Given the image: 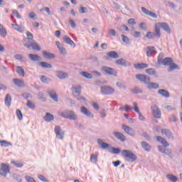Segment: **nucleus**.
<instances>
[{
  "mask_svg": "<svg viewBox=\"0 0 182 182\" xmlns=\"http://www.w3.org/2000/svg\"><path fill=\"white\" fill-rule=\"evenodd\" d=\"M11 168L6 164H1L0 175L3 177H6L8 173H10Z\"/></svg>",
  "mask_w": 182,
  "mask_h": 182,
  "instance_id": "423d86ee",
  "label": "nucleus"
},
{
  "mask_svg": "<svg viewBox=\"0 0 182 182\" xmlns=\"http://www.w3.org/2000/svg\"><path fill=\"white\" fill-rule=\"evenodd\" d=\"M154 38H156L157 39H160L161 37V33H160V27H159L157 25L154 27Z\"/></svg>",
  "mask_w": 182,
  "mask_h": 182,
  "instance_id": "393cba45",
  "label": "nucleus"
},
{
  "mask_svg": "<svg viewBox=\"0 0 182 182\" xmlns=\"http://www.w3.org/2000/svg\"><path fill=\"white\" fill-rule=\"evenodd\" d=\"M101 93L107 96H110V95H113L114 93V88L110 86L103 85L101 87Z\"/></svg>",
  "mask_w": 182,
  "mask_h": 182,
  "instance_id": "20e7f679",
  "label": "nucleus"
},
{
  "mask_svg": "<svg viewBox=\"0 0 182 182\" xmlns=\"http://www.w3.org/2000/svg\"><path fill=\"white\" fill-rule=\"evenodd\" d=\"M40 80H41L42 83H49V82H50V79L44 75H42Z\"/></svg>",
  "mask_w": 182,
  "mask_h": 182,
  "instance_id": "09e8293b",
  "label": "nucleus"
},
{
  "mask_svg": "<svg viewBox=\"0 0 182 182\" xmlns=\"http://www.w3.org/2000/svg\"><path fill=\"white\" fill-rule=\"evenodd\" d=\"M116 65H120V66H131L130 62L127 61L126 59L124 58H119L115 61Z\"/></svg>",
  "mask_w": 182,
  "mask_h": 182,
  "instance_id": "f8f14e48",
  "label": "nucleus"
},
{
  "mask_svg": "<svg viewBox=\"0 0 182 182\" xmlns=\"http://www.w3.org/2000/svg\"><path fill=\"white\" fill-rule=\"evenodd\" d=\"M25 178L27 182H36V181H35V179L31 176H25Z\"/></svg>",
  "mask_w": 182,
  "mask_h": 182,
  "instance_id": "e2e57ef3",
  "label": "nucleus"
},
{
  "mask_svg": "<svg viewBox=\"0 0 182 182\" xmlns=\"http://www.w3.org/2000/svg\"><path fill=\"white\" fill-rule=\"evenodd\" d=\"M16 114L18 120H22V119H23V115L22 114V112H21V109H16Z\"/></svg>",
  "mask_w": 182,
  "mask_h": 182,
  "instance_id": "8fccbe9b",
  "label": "nucleus"
},
{
  "mask_svg": "<svg viewBox=\"0 0 182 182\" xmlns=\"http://www.w3.org/2000/svg\"><path fill=\"white\" fill-rule=\"evenodd\" d=\"M55 133L57 139L63 140V138L65 137V132H63L60 126L55 127Z\"/></svg>",
  "mask_w": 182,
  "mask_h": 182,
  "instance_id": "0eeeda50",
  "label": "nucleus"
},
{
  "mask_svg": "<svg viewBox=\"0 0 182 182\" xmlns=\"http://www.w3.org/2000/svg\"><path fill=\"white\" fill-rule=\"evenodd\" d=\"M107 55L110 59H119V53L116 51H109L107 53Z\"/></svg>",
  "mask_w": 182,
  "mask_h": 182,
  "instance_id": "a878e982",
  "label": "nucleus"
},
{
  "mask_svg": "<svg viewBox=\"0 0 182 182\" xmlns=\"http://www.w3.org/2000/svg\"><path fill=\"white\" fill-rule=\"evenodd\" d=\"M38 99L42 102H46V97H45V94L40 92L38 95Z\"/></svg>",
  "mask_w": 182,
  "mask_h": 182,
  "instance_id": "603ef678",
  "label": "nucleus"
},
{
  "mask_svg": "<svg viewBox=\"0 0 182 182\" xmlns=\"http://www.w3.org/2000/svg\"><path fill=\"white\" fill-rule=\"evenodd\" d=\"M109 153H112V154H119L120 153L121 150L119 148L112 147L111 150H109Z\"/></svg>",
  "mask_w": 182,
  "mask_h": 182,
  "instance_id": "a18cd8bd",
  "label": "nucleus"
},
{
  "mask_svg": "<svg viewBox=\"0 0 182 182\" xmlns=\"http://www.w3.org/2000/svg\"><path fill=\"white\" fill-rule=\"evenodd\" d=\"M122 154L126 159V161H129V163H134L137 160V155L133 154L130 150H122Z\"/></svg>",
  "mask_w": 182,
  "mask_h": 182,
  "instance_id": "f257e3e1",
  "label": "nucleus"
},
{
  "mask_svg": "<svg viewBox=\"0 0 182 182\" xmlns=\"http://www.w3.org/2000/svg\"><path fill=\"white\" fill-rule=\"evenodd\" d=\"M43 56L44 59H55V54L48 51H43Z\"/></svg>",
  "mask_w": 182,
  "mask_h": 182,
  "instance_id": "bb28decb",
  "label": "nucleus"
},
{
  "mask_svg": "<svg viewBox=\"0 0 182 182\" xmlns=\"http://www.w3.org/2000/svg\"><path fill=\"white\" fill-rule=\"evenodd\" d=\"M158 93L159 95H161V96H163V97H166V99H168V97H170V92L164 89L159 90Z\"/></svg>",
  "mask_w": 182,
  "mask_h": 182,
  "instance_id": "b1692460",
  "label": "nucleus"
},
{
  "mask_svg": "<svg viewBox=\"0 0 182 182\" xmlns=\"http://www.w3.org/2000/svg\"><path fill=\"white\" fill-rule=\"evenodd\" d=\"M161 133L162 134H165L168 139H173V133L170 130L167 129H161Z\"/></svg>",
  "mask_w": 182,
  "mask_h": 182,
  "instance_id": "7c9ffc66",
  "label": "nucleus"
},
{
  "mask_svg": "<svg viewBox=\"0 0 182 182\" xmlns=\"http://www.w3.org/2000/svg\"><path fill=\"white\" fill-rule=\"evenodd\" d=\"M160 87V85L156 82H149L147 85V89L149 90H151V89H159Z\"/></svg>",
  "mask_w": 182,
  "mask_h": 182,
  "instance_id": "f704fd0d",
  "label": "nucleus"
},
{
  "mask_svg": "<svg viewBox=\"0 0 182 182\" xmlns=\"http://www.w3.org/2000/svg\"><path fill=\"white\" fill-rule=\"evenodd\" d=\"M164 4H165L166 6H169L170 8H172V9H175V8H176V4H174V3H173V2H171V1L165 0V1H164Z\"/></svg>",
  "mask_w": 182,
  "mask_h": 182,
  "instance_id": "79ce46f5",
  "label": "nucleus"
},
{
  "mask_svg": "<svg viewBox=\"0 0 182 182\" xmlns=\"http://www.w3.org/2000/svg\"><path fill=\"white\" fill-rule=\"evenodd\" d=\"M55 75L58 79H60V80H63V79H66L69 76V75L67 73H63V71H56Z\"/></svg>",
  "mask_w": 182,
  "mask_h": 182,
  "instance_id": "dca6fc26",
  "label": "nucleus"
},
{
  "mask_svg": "<svg viewBox=\"0 0 182 182\" xmlns=\"http://www.w3.org/2000/svg\"><path fill=\"white\" fill-rule=\"evenodd\" d=\"M14 58L16 59V60L22 62L23 56L21 54H16V55H14Z\"/></svg>",
  "mask_w": 182,
  "mask_h": 182,
  "instance_id": "13d9d810",
  "label": "nucleus"
},
{
  "mask_svg": "<svg viewBox=\"0 0 182 182\" xmlns=\"http://www.w3.org/2000/svg\"><path fill=\"white\" fill-rule=\"evenodd\" d=\"M177 68H178V65H177V64H176V63H172V64H171L169 65V67L168 68L167 71L173 72V70L177 69Z\"/></svg>",
  "mask_w": 182,
  "mask_h": 182,
  "instance_id": "37998d69",
  "label": "nucleus"
},
{
  "mask_svg": "<svg viewBox=\"0 0 182 182\" xmlns=\"http://www.w3.org/2000/svg\"><path fill=\"white\" fill-rule=\"evenodd\" d=\"M0 144L1 147H8L9 146H12V144L4 140L0 141Z\"/></svg>",
  "mask_w": 182,
  "mask_h": 182,
  "instance_id": "3c124183",
  "label": "nucleus"
},
{
  "mask_svg": "<svg viewBox=\"0 0 182 182\" xmlns=\"http://www.w3.org/2000/svg\"><path fill=\"white\" fill-rule=\"evenodd\" d=\"M146 73L148 75H151L154 76L155 77H157V72H156V70L154 68H149L145 70Z\"/></svg>",
  "mask_w": 182,
  "mask_h": 182,
  "instance_id": "e433bc0d",
  "label": "nucleus"
},
{
  "mask_svg": "<svg viewBox=\"0 0 182 182\" xmlns=\"http://www.w3.org/2000/svg\"><path fill=\"white\" fill-rule=\"evenodd\" d=\"M141 146L142 149H144V150H145V151L149 152L150 150H151V145H149V143H147L146 141L141 142Z\"/></svg>",
  "mask_w": 182,
  "mask_h": 182,
  "instance_id": "c85d7f7f",
  "label": "nucleus"
},
{
  "mask_svg": "<svg viewBox=\"0 0 182 182\" xmlns=\"http://www.w3.org/2000/svg\"><path fill=\"white\" fill-rule=\"evenodd\" d=\"M81 75H82V76H83V77H85L86 79H92V77H93L92 74H90L86 71L82 72Z\"/></svg>",
  "mask_w": 182,
  "mask_h": 182,
  "instance_id": "c03bdc74",
  "label": "nucleus"
},
{
  "mask_svg": "<svg viewBox=\"0 0 182 182\" xmlns=\"http://www.w3.org/2000/svg\"><path fill=\"white\" fill-rule=\"evenodd\" d=\"M173 64V59L171 58H165L163 59V61L161 63V65L164 66H170V65Z\"/></svg>",
  "mask_w": 182,
  "mask_h": 182,
  "instance_id": "412c9836",
  "label": "nucleus"
},
{
  "mask_svg": "<svg viewBox=\"0 0 182 182\" xmlns=\"http://www.w3.org/2000/svg\"><path fill=\"white\" fill-rule=\"evenodd\" d=\"M169 122H177V118L176 117V115L174 114L171 115V117H169Z\"/></svg>",
  "mask_w": 182,
  "mask_h": 182,
  "instance_id": "69168bd1",
  "label": "nucleus"
},
{
  "mask_svg": "<svg viewBox=\"0 0 182 182\" xmlns=\"http://www.w3.org/2000/svg\"><path fill=\"white\" fill-rule=\"evenodd\" d=\"M166 178L169 180L171 182H177L178 181V178L173 174H168L166 175Z\"/></svg>",
  "mask_w": 182,
  "mask_h": 182,
  "instance_id": "4c0bfd02",
  "label": "nucleus"
},
{
  "mask_svg": "<svg viewBox=\"0 0 182 182\" xmlns=\"http://www.w3.org/2000/svg\"><path fill=\"white\" fill-rule=\"evenodd\" d=\"M4 103L6 106H8L9 107L11 106V103H12V97L11 96L10 94H7L6 95L5 100H4Z\"/></svg>",
  "mask_w": 182,
  "mask_h": 182,
  "instance_id": "c756f323",
  "label": "nucleus"
},
{
  "mask_svg": "<svg viewBox=\"0 0 182 182\" xmlns=\"http://www.w3.org/2000/svg\"><path fill=\"white\" fill-rule=\"evenodd\" d=\"M61 117L69 119L70 120H77V115L73 111L65 110L60 114Z\"/></svg>",
  "mask_w": 182,
  "mask_h": 182,
  "instance_id": "f03ea898",
  "label": "nucleus"
},
{
  "mask_svg": "<svg viewBox=\"0 0 182 182\" xmlns=\"http://www.w3.org/2000/svg\"><path fill=\"white\" fill-rule=\"evenodd\" d=\"M122 129L127 133V134H129V136H131L132 137H134L136 136V132L134 131L133 128L125 125L122 124Z\"/></svg>",
  "mask_w": 182,
  "mask_h": 182,
  "instance_id": "1a4fd4ad",
  "label": "nucleus"
},
{
  "mask_svg": "<svg viewBox=\"0 0 182 182\" xmlns=\"http://www.w3.org/2000/svg\"><path fill=\"white\" fill-rule=\"evenodd\" d=\"M43 119L45 120V122H52L55 120V117L52 114L46 112V115L43 117Z\"/></svg>",
  "mask_w": 182,
  "mask_h": 182,
  "instance_id": "cd10ccee",
  "label": "nucleus"
},
{
  "mask_svg": "<svg viewBox=\"0 0 182 182\" xmlns=\"http://www.w3.org/2000/svg\"><path fill=\"white\" fill-rule=\"evenodd\" d=\"M151 110L155 119H161V111H160L157 105H154L151 106Z\"/></svg>",
  "mask_w": 182,
  "mask_h": 182,
  "instance_id": "6e6552de",
  "label": "nucleus"
},
{
  "mask_svg": "<svg viewBox=\"0 0 182 182\" xmlns=\"http://www.w3.org/2000/svg\"><path fill=\"white\" fill-rule=\"evenodd\" d=\"M11 26L15 31H18V32H20L21 33H23V32L25 31V27L21 26L18 24H11Z\"/></svg>",
  "mask_w": 182,
  "mask_h": 182,
  "instance_id": "72a5a7b5",
  "label": "nucleus"
},
{
  "mask_svg": "<svg viewBox=\"0 0 182 182\" xmlns=\"http://www.w3.org/2000/svg\"><path fill=\"white\" fill-rule=\"evenodd\" d=\"M90 160L91 163L96 164L97 163V155H95L93 154H91Z\"/></svg>",
  "mask_w": 182,
  "mask_h": 182,
  "instance_id": "de8ad7c7",
  "label": "nucleus"
},
{
  "mask_svg": "<svg viewBox=\"0 0 182 182\" xmlns=\"http://www.w3.org/2000/svg\"><path fill=\"white\" fill-rule=\"evenodd\" d=\"M134 68H135V69H146V68H149V65L146 64L144 63H136L134 65Z\"/></svg>",
  "mask_w": 182,
  "mask_h": 182,
  "instance_id": "473e14b6",
  "label": "nucleus"
},
{
  "mask_svg": "<svg viewBox=\"0 0 182 182\" xmlns=\"http://www.w3.org/2000/svg\"><path fill=\"white\" fill-rule=\"evenodd\" d=\"M121 38L122 39V42L124 43H127V45H129V42H130V39L129 38V37L122 34L121 35Z\"/></svg>",
  "mask_w": 182,
  "mask_h": 182,
  "instance_id": "49530a36",
  "label": "nucleus"
},
{
  "mask_svg": "<svg viewBox=\"0 0 182 182\" xmlns=\"http://www.w3.org/2000/svg\"><path fill=\"white\" fill-rule=\"evenodd\" d=\"M39 66L44 68L45 69H52V65L46 62H40Z\"/></svg>",
  "mask_w": 182,
  "mask_h": 182,
  "instance_id": "58836bf2",
  "label": "nucleus"
},
{
  "mask_svg": "<svg viewBox=\"0 0 182 182\" xmlns=\"http://www.w3.org/2000/svg\"><path fill=\"white\" fill-rule=\"evenodd\" d=\"M130 92H132L134 95H139V94H142L143 90L140 89L139 87H134V88H132L130 90Z\"/></svg>",
  "mask_w": 182,
  "mask_h": 182,
  "instance_id": "c9c22d12",
  "label": "nucleus"
},
{
  "mask_svg": "<svg viewBox=\"0 0 182 182\" xmlns=\"http://www.w3.org/2000/svg\"><path fill=\"white\" fill-rule=\"evenodd\" d=\"M133 109V107H130L129 105H125L124 107H121L119 110H125V112H129V110Z\"/></svg>",
  "mask_w": 182,
  "mask_h": 182,
  "instance_id": "4d7b16f0",
  "label": "nucleus"
},
{
  "mask_svg": "<svg viewBox=\"0 0 182 182\" xmlns=\"http://www.w3.org/2000/svg\"><path fill=\"white\" fill-rule=\"evenodd\" d=\"M16 72L18 73V75H19V76L25 77V70H23L21 66H16Z\"/></svg>",
  "mask_w": 182,
  "mask_h": 182,
  "instance_id": "2f4dec72",
  "label": "nucleus"
},
{
  "mask_svg": "<svg viewBox=\"0 0 182 182\" xmlns=\"http://www.w3.org/2000/svg\"><path fill=\"white\" fill-rule=\"evenodd\" d=\"M164 154H166L167 156H171V149L165 148V150L164 151Z\"/></svg>",
  "mask_w": 182,
  "mask_h": 182,
  "instance_id": "338daca9",
  "label": "nucleus"
},
{
  "mask_svg": "<svg viewBox=\"0 0 182 182\" xmlns=\"http://www.w3.org/2000/svg\"><path fill=\"white\" fill-rule=\"evenodd\" d=\"M63 41L67 43V45H70V46H73V48L76 47V44L75 43V42H73V41H72L71 38H70L69 36H64Z\"/></svg>",
  "mask_w": 182,
  "mask_h": 182,
  "instance_id": "4be33fe9",
  "label": "nucleus"
},
{
  "mask_svg": "<svg viewBox=\"0 0 182 182\" xmlns=\"http://www.w3.org/2000/svg\"><path fill=\"white\" fill-rule=\"evenodd\" d=\"M136 79L141 83H144L145 85H149V82L151 81L150 77L144 75V74H138L136 75Z\"/></svg>",
  "mask_w": 182,
  "mask_h": 182,
  "instance_id": "39448f33",
  "label": "nucleus"
},
{
  "mask_svg": "<svg viewBox=\"0 0 182 182\" xmlns=\"http://www.w3.org/2000/svg\"><path fill=\"white\" fill-rule=\"evenodd\" d=\"M55 45L58 49V50H60V53L61 55H66V48H65V47H63V44L60 43V42L59 41H56L55 42Z\"/></svg>",
  "mask_w": 182,
  "mask_h": 182,
  "instance_id": "2eb2a0df",
  "label": "nucleus"
},
{
  "mask_svg": "<svg viewBox=\"0 0 182 182\" xmlns=\"http://www.w3.org/2000/svg\"><path fill=\"white\" fill-rule=\"evenodd\" d=\"M163 58H164V53H159L157 58L156 66H160L161 63L163 62Z\"/></svg>",
  "mask_w": 182,
  "mask_h": 182,
  "instance_id": "a19ab883",
  "label": "nucleus"
},
{
  "mask_svg": "<svg viewBox=\"0 0 182 182\" xmlns=\"http://www.w3.org/2000/svg\"><path fill=\"white\" fill-rule=\"evenodd\" d=\"M28 58L32 62H41V58L37 54H28Z\"/></svg>",
  "mask_w": 182,
  "mask_h": 182,
  "instance_id": "5701e85b",
  "label": "nucleus"
},
{
  "mask_svg": "<svg viewBox=\"0 0 182 182\" xmlns=\"http://www.w3.org/2000/svg\"><path fill=\"white\" fill-rule=\"evenodd\" d=\"M146 38L148 39H154V34L151 31H148L146 34Z\"/></svg>",
  "mask_w": 182,
  "mask_h": 182,
  "instance_id": "864d4df0",
  "label": "nucleus"
},
{
  "mask_svg": "<svg viewBox=\"0 0 182 182\" xmlns=\"http://www.w3.org/2000/svg\"><path fill=\"white\" fill-rule=\"evenodd\" d=\"M147 49L146 56H148V58H151V56L156 53V48L154 46H148Z\"/></svg>",
  "mask_w": 182,
  "mask_h": 182,
  "instance_id": "6ab92c4d",
  "label": "nucleus"
},
{
  "mask_svg": "<svg viewBox=\"0 0 182 182\" xmlns=\"http://www.w3.org/2000/svg\"><path fill=\"white\" fill-rule=\"evenodd\" d=\"M26 36H27V39L28 41H33V35L31 32L27 31L26 32Z\"/></svg>",
  "mask_w": 182,
  "mask_h": 182,
  "instance_id": "680f3d73",
  "label": "nucleus"
},
{
  "mask_svg": "<svg viewBox=\"0 0 182 182\" xmlns=\"http://www.w3.org/2000/svg\"><path fill=\"white\" fill-rule=\"evenodd\" d=\"M0 35L2 36V38H6L7 35L6 29L2 24H0Z\"/></svg>",
  "mask_w": 182,
  "mask_h": 182,
  "instance_id": "ea45409f",
  "label": "nucleus"
},
{
  "mask_svg": "<svg viewBox=\"0 0 182 182\" xmlns=\"http://www.w3.org/2000/svg\"><path fill=\"white\" fill-rule=\"evenodd\" d=\"M23 45L26 48H27L28 49H31V48H32V49H33L34 50H41V47L39 46V45L38 43H36V42L31 43V44H28L27 43H26L25 41L23 42Z\"/></svg>",
  "mask_w": 182,
  "mask_h": 182,
  "instance_id": "9d476101",
  "label": "nucleus"
},
{
  "mask_svg": "<svg viewBox=\"0 0 182 182\" xmlns=\"http://www.w3.org/2000/svg\"><path fill=\"white\" fill-rule=\"evenodd\" d=\"M108 33L111 35V36H116V31H114V29H109Z\"/></svg>",
  "mask_w": 182,
  "mask_h": 182,
  "instance_id": "774afa93",
  "label": "nucleus"
},
{
  "mask_svg": "<svg viewBox=\"0 0 182 182\" xmlns=\"http://www.w3.org/2000/svg\"><path fill=\"white\" fill-rule=\"evenodd\" d=\"M11 164H14V166H15L16 167H23V164H22L21 162H16L15 161H12Z\"/></svg>",
  "mask_w": 182,
  "mask_h": 182,
  "instance_id": "6e6d98bb",
  "label": "nucleus"
},
{
  "mask_svg": "<svg viewBox=\"0 0 182 182\" xmlns=\"http://www.w3.org/2000/svg\"><path fill=\"white\" fill-rule=\"evenodd\" d=\"M101 70L102 72H105L106 75H109L110 76H114V77H117V70L114 68L103 65L101 67Z\"/></svg>",
  "mask_w": 182,
  "mask_h": 182,
  "instance_id": "7ed1b4c3",
  "label": "nucleus"
},
{
  "mask_svg": "<svg viewBox=\"0 0 182 182\" xmlns=\"http://www.w3.org/2000/svg\"><path fill=\"white\" fill-rule=\"evenodd\" d=\"M80 112L82 114L85 116H87V117H90L91 119H93L94 115L86 107H81Z\"/></svg>",
  "mask_w": 182,
  "mask_h": 182,
  "instance_id": "ddd939ff",
  "label": "nucleus"
},
{
  "mask_svg": "<svg viewBox=\"0 0 182 182\" xmlns=\"http://www.w3.org/2000/svg\"><path fill=\"white\" fill-rule=\"evenodd\" d=\"M13 83L15 85V86H17V87H23V86H25V82L23 80L18 78H14Z\"/></svg>",
  "mask_w": 182,
  "mask_h": 182,
  "instance_id": "f3484780",
  "label": "nucleus"
},
{
  "mask_svg": "<svg viewBox=\"0 0 182 182\" xmlns=\"http://www.w3.org/2000/svg\"><path fill=\"white\" fill-rule=\"evenodd\" d=\"M112 134L114 136V137H116V139L120 140V141H126V136L122 134V132H112Z\"/></svg>",
  "mask_w": 182,
  "mask_h": 182,
  "instance_id": "4468645a",
  "label": "nucleus"
},
{
  "mask_svg": "<svg viewBox=\"0 0 182 182\" xmlns=\"http://www.w3.org/2000/svg\"><path fill=\"white\" fill-rule=\"evenodd\" d=\"M132 36H134V38H141V33L140 31H134Z\"/></svg>",
  "mask_w": 182,
  "mask_h": 182,
  "instance_id": "bf43d9fd",
  "label": "nucleus"
},
{
  "mask_svg": "<svg viewBox=\"0 0 182 182\" xmlns=\"http://www.w3.org/2000/svg\"><path fill=\"white\" fill-rule=\"evenodd\" d=\"M72 90L74 93H76L77 96H80V93H82V86L80 85H73Z\"/></svg>",
  "mask_w": 182,
  "mask_h": 182,
  "instance_id": "aec40b11",
  "label": "nucleus"
},
{
  "mask_svg": "<svg viewBox=\"0 0 182 182\" xmlns=\"http://www.w3.org/2000/svg\"><path fill=\"white\" fill-rule=\"evenodd\" d=\"M26 106L29 107V109H35V104L31 102V100L27 101Z\"/></svg>",
  "mask_w": 182,
  "mask_h": 182,
  "instance_id": "5fc2aeb1",
  "label": "nucleus"
},
{
  "mask_svg": "<svg viewBox=\"0 0 182 182\" xmlns=\"http://www.w3.org/2000/svg\"><path fill=\"white\" fill-rule=\"evenodd\" d=\"M164 109H166V110H168V112L176 110V108L171 105H166L164 107Z\"/></svg>",
  "mask_w": 182,
  "mask_h": 182,
  "instance_id": "052dcab7",
  "label": "nucleus"
},
{
  "mask_svg": "<svg viewBox=\"0 0 182 182\" xmlns=\"http://www.w3.org/2000/svg\"><path fill=\"white\" fill-rule=\"evenodd\" d=\"M158 26L159 28H161L163 31L166 32V33H171V28H170V26L167 23H158Z\"/></svg>",
  "mask_w": 182,
  "mask_h": 182,
  "instance_id": "9b49d317",
  "label": "nucleus"
},
{
  "mask_svg": "<svg viewBox=\"0 0 182 182\" xmlns=\"http://www.w3.org/2000/svg\"><path fill=\"white\" fill-rule=\"evenodd\" d=\"M38 178H39V180H41V181H43V182H48V179L43 176V175H38Z\"/></svg>",
  "mask_w": 182,
  "mask_h": 182,
  "instance_id": "0e129e2a",
  "label": "nucleus"
},
{
  "mask_svg": "<svg viewBox=\"0 0 182 182\" xmlns=\"http://www.w3.org/2000/svg\"><path fill=\"white\" fill-rule=\"evenodd\" d=\"M97 143L99 146H100L101 149H103V150H106V149H110V144L106 142H103V140H102V139H98Z\"/></svg>",
  "mask_w": 182,
  "mask_h": 182,
  "instance_id": "a211bd4d",
  "label": "nucleus"
}]
</instances>
